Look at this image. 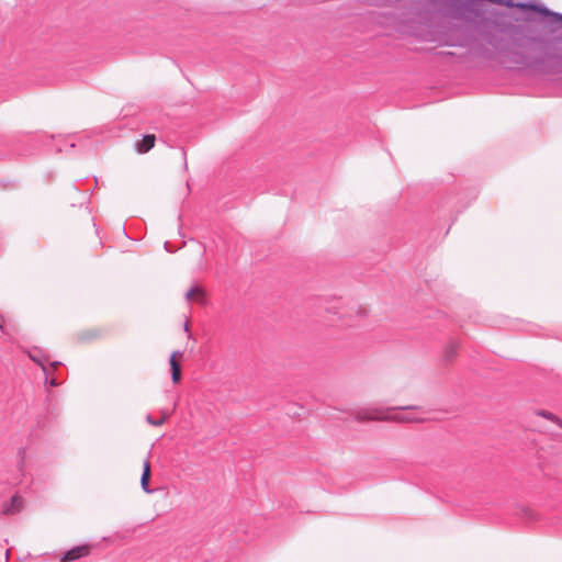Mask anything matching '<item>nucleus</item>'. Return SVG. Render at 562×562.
I'll list each match as a JSON object with an SVG mask.
<instances>
[{"instance_id": "nucleus-10", "label": "nucleus", "mask_w": 562, "mask_h": 562, "mask_svg": "<svg viewBox=\"0 0 562 562\" xmlns=\"http://www.w3.org/2000/svg\"><path fill=\"white\" fill-rule=\"evenodd\" d=\"M167 419V416L164 415L160 419H153L150 416H147L146 417V420L150 424V425H154V426H160L162 425Z\"/></svg>"}, {"instance_id": "nucleus-12", "label": "nucleus", "mask_w": 562, "mask_h": 562, "mask_svg": "<svg viewBox=\"0 0 562 562\" xmlns=\"http://www.w3.org/2000/svg\"><path fill=\"white\" fill-rule=\"evenodd\" d=\"M406 408H408V409H414V408H416V407H415V406H407Z\"/></svg>"}, {"instance_id": "nucleus-11", "label": "nucleus", "mask_w": 562, "mask_h": 562, "mask_svg": "<svg viewBox=\"0 0 562 562\" xmlns=\"http://www.w3.org/2000/svg\"><path fill=\"white\" fill-rule=\"evenodd\" d=\"M184 330H186V331H189V323H186V324H184Z\"/></svg>"}, {"instance_id": "nucleus-5", "label": "nucleus", "mask_w": 562, "mask_h": 562, "mask_svg": "<svg viewBox=\"0 0 562 562\" xmlns=\"http://www.w3.org/2000/svg\"><path fill=\"white\" fill-rule=\"evenodd\" d=\"M188 301L204 304L206 301V292L203 288L196 285L191 288L186 295Z\"/></svg>"}, {"instance_id": "nucleus-4", "label": "nucleus", "mask_w": 562, "mask_h": 562, "mask_svg": "<svg viewBox=\"0 0 562 562\" xmlns=\"http://www.w3.org/2000/svg\"><path fill=\"white\" fill-rule=\"evenodd\" d=\"M104 331L102 328L93 327L81 330L78 334V338L82 342H88L92 340H97L103 336Z\"/></svg>"}, {"instance_id": "nucleus-8", "label": "nucleus", "mask_w": 562, "mask_h": 562, "mask_svg": "<svg viewBox=\"0 0 562 562\" xmlns=\"http://www.w3.org/2000/svg\"><path fill=\"white\" fill-rule=\"evenodd\" d=\"M357 419H359V420L393 419V420H397V422H412L413 420V418L404 417L402 415H394L392 417H379V416H372V415H369V416L358 415Z\"/></svg>"}, {"instance_id": "nucleus-1", "label": "nucleus", "mask_w": 562, "mask_h": 562, "mask_svg": "<svg viewBox=\"0 0 562 562\" xmlns=\"http://www.w3.org/2000/svg\"><path fill=\"white\" fill-rule=\"evenodd\" d=\"M24 499L20 495H13L9 501L1 505V514L4 516H13L22 512Z\"/></svg>"}, {"instance_id": "nucleus-9", "label": "nucleus", "mask_w": 562, "mask_h": 562, "mask_svg": "<svg viewBox=\"0 0 562 562\" xmlns=\"http://www.w3.org/2000/svg\"><path fill=\"white\" fill-rule=\"evenodd\" d=\"M539 416H541L548 420H551L552 423L557 424L562 429V419L560 417H558L557 415H554L553 413L548 412V411H541L539 413Z\"/></svg>"}, {"instance_id": "nucleus-2", "label": "nucleus", "mask_w": 562, "mask_h": 562, "mask_svg": "<svg viewBox=\"0 0 562 562\" xmlns=\"http://www.w3.org/2000/svg\"><path fill=\"white\" fill-rule=\"evenodd\" d=\"M90 551H91V547L89 544H82V546L72 548L63 555V558L60 559V562H71V561L78 560L80 558L89 555Z\"/></svg>"}, {"instance_id": "nucleus-3", "label": "nucleus", "mask_w": 562, "mask_h": 562, "mask_svg": "<svg viewBox=\"0 0 562 562\" xmlns=\"http://www.w3.org/2000/svg\"><path fill=\"white\" fill-rule=\"evenodd\" d=\"M182 352L173 351L169 359L173 383H179L181 380L180 360L182 359Z\"/></svg>"}, {"instance_id": "nucleus-7", "label": "nucleus", "mask_w": 562, "mask_h": 562, "mask_svg": "<svg viewBox=\"0 0 562 562\" xmlns=\"http://www.w3.org/2000/svg\"><path fill=\"white\" fill-rule=\"evenodd\" d=\"M150 475V462L145 460L143 464V474L140 477V486L145 493H151V490L149 488Z\"/></svg>"}, {"instance_id": "nucleus-6", "label": "nucleus", "mask_w": 562, "mask_h": 562, "mask_svg": "<svg viewBox=\"0 0 562 562\" xmlns=\"http://www.w3.org/2000/svg\"><path fill=\"white\" fill-rule=\"evenodd\" d=\"M156 143V136L154 134H148L144 136V138L136 144V149L139 154H145L154 148Z\"/></svg>"}, {"instance_id": "nucleus-13", "label": "nucleus", "mask_w": 562, "mask_h": 562, "mask_svg": "<svg viewBox=\"0 0 562 562\" xmlns=\"http://www.w3.org/2000/svg\"><path fill=\"white\" fill-rule=\"evenodd\" d=\"M0 329H2V325L0 324Z\"/></svg>"}]
</instances>
